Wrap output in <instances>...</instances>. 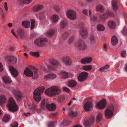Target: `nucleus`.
Here are the masks:
<instances>
[{"mask_svg": "<svg viewBox=\"0 0 127 127\" xmlns=\"http://www.w3.org/2000/svg\"><path fill=\"white\" fill-rule=\"evenodd\" d=\"M61 92V90L56 86L52 87L46 90L45 93L47 95L54 97L59 94Z\"/></svg>", "mask_w": 127, "mask_h": 127, "instance_id": "obj_1", "label": "nucleus"}, {"mask_svg": "<svg viewBox=\"0 0 127 127\" xmlns=\"http://www.w3.org/2000/svg\"><path fill=\"white\" fill-rule=\"evenodd\" d=\"M46 107L49 110L53 111L55 110L56 108V105L54 103H51L49 104L47 103L45 99H43L41 101L40 105V108L43 109Z\"/></svg>", "mask_w": 127, "mask_h": 127, "instance_id": "obj_2", "label": "nucleus"}, {"mask_svg": "<svg viewBox=\"0 0 127 127\" xmlns=\"http://www.w3.org/2000/svg\"><path fill=\"white\" fill-rule=\"evenodd\" d=\"M44 89L43 87L36 89L33 92V98L36 101H39L41 99V95L43 93Z\"/></svg>", "mask_w": 127, "mask_h": 127, "instance_id": "obj_3", "label": "nucleus"}, {"mask_svg": "<svg viewBox=\"0 0 127 127\" xmlns=\"http://www.w3.org/2000/svg\"><path fill=\"white\" fill-rule=\"evenodd\" d=\"M7 106L8 110L9 111L14 112L18 109L16 103L12 97H10L9 99Z\"/></svg>", "mask_w": 127, "mask_h": 127, "instance_id": "obj_4", "label": "nucleus"}, {"mask_svg": "<svg viewBox=\"0 0 127 127\" xmlns=\"http://www.w3.org/2000/svg\"><path fill=\"white\" fill-rule=\"evenodd\" d=\"M114 108L113 106H108L105 110L104 116L107 119H109L112 117L113 115Z\"/></svg>", "mask_w": 127, "mask_h": 127, "instance_id": "obj_5", "label": "nucleus"}, {"mask_svg": "<svg viewBox=\"0 0 127 127\" xmlns=\"http://www.w3.org/2000/svg\"><path fill=\"white\" fill-rule=\"evenodd\" d=\"M37 69L34 67H32V70L29 68H26L24 71V74L26 75L28 77H31L33 76V74L36 75L37 73Z\"/></svg>", "mask_w": 127, "mask_h": 127, "instance_id": "obj_6", "label": "nucleus"}, {"mask_svg": "<svg viewBox=\"0 0 127 127\" xmlns=\"http://www.w3.org/2000/svg\"><path fill=\"white\" fill-rule=\"evenodd\" d=\"M47 42V39L44 38H40L36 40L34 43L39 47H42L45 45Z\"/></svg>", "mask_w": 127, "mask_h": 127, "instance_id": "obj_7", "label": "nucleus"}, {"mask_svg": "<svg viewBox=\"0 0 127 127\" xmlns=\"http://www.w3.org/2000/svg\"><path fill=\"white\" fill-rule=\"evenodd\" d=\"M88 73L86 72L81 73L79 75L78 80L80 82H82L86 80L88 76Z\"/></svg>", "mask_w": 127, "mask_h": 127, "instance_id": "obj_8", "label": "nucleus"}, {"mask_svg": "<svg viewBox=\"0 0 127 127\" xmlns=\"http://www.w3.org/2000/svg\"><path fill=\"white\" fill-rule=\"evenodd\" d=\"M67 16L70 19H74L76 18V13L72 10H69L67 12Z\"/></svg>", "mask_w": 127, "mask_h": 127, "instance_id": "obj_9", "label": "nucleus"}, {"mask_svg": "<svg viewBox=\"0 0 127 127\" xmlns=\"http://www.w3.org/2000/svg\"><path fill=\"white\" fill-rule=\"evenodd\" d=\"M62 61L63 64L66 65H70L72 64L71 58L67 56L63 57Z\"/></svg>", "mask_w": 127, "mask_h": 127, "instance_id": "obj_10", "label": "nucleus"}, {"mask_svg": "<svg viewBox=\"0 0 127 127\" xmlns=\"http://www.w3.org/2000/svg\"><path fill=\"white\" fill-rule=\"evenodd\" d=\"M106 105V100L103 99L98 103L96 106V107L97 108L102 109L105 107Z\"/></svg>", "mask_w": 127, "mask_h": 127, "instance_id": "obj_11", "label": "nucleus"}, {"mask_svg": "<svg viewBox=\"0 0 127 127\" xmlns=\"http://www.w3.org/2000/svg\"><path fill=\"white\" fill-rule=\"evenodd\" d=\"M93 107V104L91 101H88L84 105V109L87 111H89Z\"/></svg>", "mask_w": 127, "mask_h": 127, "instance_id": "obj_12", "label": "nucleus"}, {"mask_svg": "<svg viewBox=\"0 0 127 127\" xmlns=\"http://www.w3.org/2000/svg\"><path fill=\"white\" fill-rule=\"evenodd\" d=\"M9 70L12 76L14 77H17L18 74V71L11 66L9 67Z\"/></svg>", "mask_w": 127, "mask_h": 127, "instance_id": "obj_13", "label": "nucleus"}, {"mask_svg": "<svg viewBox=\"0 0 127 127\" xmlns=\"http://www.w3.org/2000/svg\"><path fill=\"white\" fill-rule=\"evenodd\" d=\"M118 40L116 37L115 35H113L111 38V43L113 46H115L118 43Z\"/></svg>", "mask_w": 127, "mask_h": 127, "instance_id": "obj_14", "label": "nucleus"}, {"mask_svg": "<svg viewBox=\"0 0 127 127\" xmlns=\"http://www.w3.org/2000/svg\"><path fill=\"white\" fill-rule=\"evenodd\" d=\"M79 32L80 34L83 36H86L87 35V31L83 27L81 28L79 31Z\"/></svg>", "mask_w": 127, "mask_h": 127, "instance_id": "obj_15", "label": "nucleus"}, {"mask_svg": "<svg viewBox=\"0 0 127 127\" xmlns=\"http://www.w3.org/2000/svg\"><path fill=\"white\" fill-rule=\"evenodd\" d=\"M109 16H113L114 14L112 13H106L100 16V18L102 19H105L107 18Z\"/></svg>", "mask_w": 127, "mask_h": 127, "instance_id": "obj_16", "label": "nucleus"}, {"mask_svg": "<svg viewBox=\"0 0 127 127\" xmlns=\"http://www.w3.org/2000/svg\"><path fill=\"white\" fill-rule=\"evenodd\" d=\"M7 100L6 97L3 95H0V105L5 103Z\"/></svg>", "mask_w": 127, "mask_h": 127, "instance_id": "obj_17", "label": "nucleus"}, {"mask_svg": "<svg viewBox=\"0 0 127 127\" xmlns=\"http://www.w3.org/2000/svg\"><path fill=\"white\" fill-rule=\"evenodd\" d=\"M2 80L6 83L10 84L12 82L11 79L7 76H4L2 78Z\"/></svg>", "mask_w": 127, "mask_h": 127, "instance_id": "obj_18", "label": "nucleus"}, {"mask_svg": "<svg viewBox=\"0 0 127 127\" xmlns=\"http://www.w3.org/2000/svg\"><path fill=\"white\" fill-rule=\"evenodd\" d=\"M77 84L76 82L74 81L71 80L68 82L67 83V85L69 87H75Z\"/></svg>", "mask_w": 127, "mask_h": 127, "instance_id": "obj_19", "label": "nucleus"}, {"mask_svg": "<svg viewBox=\"0 0 127 127\" xmlns=\"http://www.w3.org/2000/svg\"><path fill=\"white\" fill-rule=\"evenodd\" d=\"M111 4L113 10H116L118 9V6L117 5V1L116 0H113L111 2Z\"/></svg>", "mask_w": 127, "mask_h": 127, "instance_id": "obj_20", "label": "nucleus"}, {"mask_svg": "<svg viewBox=\"0 0 127 127\" xmlns=\"http://www.w3.org/2000/svg\"><path fill=\"white\" fill-rule=\"evenodd\" d=\"M50 64L53 65H57L60 64L59 63L54 59H52L50 61Z\"/></svg>", "mask_w": 127, "mask_h": 127, "instance_id": "obj_21", "label": "nucleus"}, {"mask_svg": "<svg viewBox=\"0 0 127 127\" xmlns=\"http://www.w3.org/2000/svg\"><path fill=\"white\" fill-rule=\"evenodd\" d=\"M96 10L101 12H102L104 10V8L102 5L100 4H98L96 6Z\"/></svg>", "mask_w": 127, "mask_h": 127, "instance_id": "obj_22", "label": "nucleus"}, {"mask_svg": "<svg viewBox=\"0 0 127 127\" xmlns=\"http://www.w3.org/2000/svg\"><path fill=\"white\" fill-rule=\"evenodd\" d=\"M92 68L91 65H85L83 66L82 67V69L86 71L90 70Z\"/></svg>", "mask_w": 127, "mask_h": 127, "instance_id": "obj_23", "label": "nucleus"}, {"mask_svg": "<svg viewBox=\"0 0 127 127\" xmlns=\"http://www.w3.org/2000/svg\"><path fill=\"white\" fill-rule=\"evenodd\" d=\"M60 74L61 76L65 78H67L68 77V74L67 72H62L60 73Z\"/></svg>", "mask_w": 127, "mask_h": 127, "instance_id": "obj_24", "label": "nucleus"}, {"mask_svg": "<svg viewBox=\"0 0 127 127\" xmlns=\"http://www.w3.org/2000/svg\"><path fill=\"white\" fill-rule=\"evenodd\" d=\"M46 65L48 69L47 70L45 68H44V70L48 72L54 69V67L53 66L49 65L47 64H46Z\"/></svg>", "mask_w": 127, "mask_h": 127, "instance_id": "obj_25", "label": "nucleus"}, {"mask_svg": "<svg viewBox=\"0 0 127 127\" xmlns=\"http://www.w3.org/2000/svg\"><path fill=\"white\" fill-rule=\"evenodd\" d=\"M69 116L71 117H76L78 116V113L76 112L71 111L69 112Z\"/></svg>", "mask_w": 127, "mask_h": 127, "instance_id": "obj_26", "label": "nucleus"}, {"mask_svg": "<svg viewBox=\"0 0 127 127\" xmlns=\"http://www.w3.org/2000/svg\"><path fill=\"white\" fill-rule=\"evenodd\" d=\"M102 114L101 113H99L97 114L96 118V120L97 123H98L102 119Z\"/></svg>", "mask_w": 127, "mask_h": 127, "instance_id": "obj_27", "label": "nucleus"}, {"mask_svg": "<svg viewBox=\"0 0 127 127\" xmlns=\"http://www.w3.org/2000/svg\"><path fill=\"white\" fill-rule=\"evenodd\" d=\"M22 24L26 28H28L30 27V23L28 21H24L22 22Z\"/></svg>", "mask_w": 127, "mask_h": 127, "instance_id": "obj_28", "label": "nucleus"}, {"mask_svg": "<svg viewBox=\"0 0 127 127\" xmlns=\"http://www.w3.org/2000/svg\"><path fill=\"white\" fill-rule=\"evenodd\" d=\"M58 16L56 14L53 15L52 17V20L53 22L55 23L57 22L58 20Z\"/></svg>", "mask_w": 127, "mask_h": 127, "instance_id": "obj_29", "label": "nucleus"}, {"mask_svg": "<svg viewBox=\"0 0 127 127\" xmlns=\"http://www.w3.org/2000/svg\"><path fill=\"white\" fill-rule=\"evenodd\" d=\"M108 25L110 28L112 29L114 28L115 27V23L113 21H109L108 22Z\"/></svg>", "mask_w": 127, "mask_h": 127, "instance_id": "obj_30", "label": "nucleus"}, {"mask_svg": "<svg viewBox=\"0 0 127 127\" xmlns=\"http://www.w3.org/2000/svg\"><path fill=\"white\" fill-rule=\"evenodd\" d=\"M54 32L53 30H50L46 33L47 35L49 37L52 36L54 34Z\"/></svg>", "mask_w": 127, "mask_h": 127, "instance_id": "obj_31", "label": "nucleus"}, {"mask_svg": "<svg viewBox=\"0 0 127 127\" xmlns=\"http://www.w3.org/2000/svg\"><path fill=\"white\" fill-rule=\"evenodd\" d=\"M43 8L42 5H39L33 8V10L34 11H37Z\"/></svg>", "mask_w": 127, "mask_h": 127, "instance_id": "obj_32", "label": "nucleus"}, {"mask_svg": "<svg viewBox=\"0 0 127 127\" xmlns=\"http://www.w3.org/2000/svg\"><path fill=\"white\" fill-rule=\"evenodd\" d=\"M10 116L8 115H5L3 118V120L4 122H7L9 120Z\"/></svg>", "mask_w": 127, "mask_h": 127, "instance_id": "obj_33", "label": "nucleus"}, {"mask_svg": "<svg viewBox=\"0 0 127 127\" xmlns=\"http://www.w3.org/2000/svg\"><path fill=\"white\" fill-rule=\"evenodd\" d=\"M97 29L99 31H102L105 29V27L104 26L101 25H99L97 26Z\"/></svg>", "mask_w": 127, "mask_h": 127, "instance_id": "obj_34", "label": "nucleus"}, {"mask_svg": "<svg viewBox=\"0 0 127 127\" xmlns=\"http://www.w3.org/2000/svg\"><path fill=\"white\" fill-rule=\"evenodd\" d=\"M109 66L108 65H107L104 67L100 68L99 70L101 72H104L105 71L106 69L109 68Z\"/></svg>", "mask_w": 127, "mask_h": 127, "instance_id": "obj_35", "label": "nucleus"}, {"mask_svg": "<svg viewBox=\"0 0 127 127\" xmlns=\"http://www.w3.org/2000/svg\"><path fill=\"white\" fill-rule=\"evenodd\" d=\"M87 48V46L85 44L80 45L79 46V49L80 50H85Z\"/></svg>", "mask_w": 127, "mask_h": 127, "instance_id": "obj_36", "label": "nucleus"}, {"mask_svg": "<svg viewBox=\"0 0 127 127\" xmlns=\"http://www.w3.org/2000/svg\"><path fill=\"white\" fill-rule=\"evenodd\" d=\"M31 23V27L30 29H32L35 26V22L34 20L32 19L30 20Z\"/></svg>", "mask_w": 127, "mask_h": 127, "instance_id": "obj_37", "label": "nucleus"}, {"mask_svg": "<svg viewBox=\"0 0 127 127\" xmlns=\"http://www.w3.org/2000/svg\"><path fill=\"white\" fill-rule=\"evenodd\" d=\"M18 33L19 35L22 37L23 36L24 32L22 29H19L18 30Z\"/></svg>", "mask_w": 127, "mask_h": 127, "instance_id": "obj_38", "label": "nucleus"}, {"mask_svg": "<svg viewBox=\"0 0 127 127\" xmlns=\"http://www.w3.org/2000/svg\"><path fill=\"white\" fill-rule=\"evenodd\" d=\"M20 92L18 90H13L12 91V94L14 96L17 94H20Z\"/></svg>", "mask_w": 127, "mask_h": 127, "instance_id": "obj_39", "label": "nucleus"}, {"mask_svg": "<svg viewBox=\"0 0 127 127\" xmlns=\"http://www.w3.org/2000/svg\"><path fill=\"white\" fill-rule=\"evenodd\" d=\"M45 15L43 13H41L40 14L39 17V19L40 20H43L45 18Z\"/></svg>", "mask_w": 127, "mask_h": 127, "instance_id": "obj_40", "label": "nucleus"}, {"mask_svg": "<svg viewBox=\"0 0 127 127\" xmlns=\"http://www.w3.org/2000/svg\"><path fill=\"white\" fill-rule=\"evenodd\" d=\"M30 54L36 57H38L39 56V53L37 52H30Z\"/></svg>", "mask_w": 127, "mask_h": 127, "instance_id": "obj_41", "label": "nucleus"}, {"mask_svg": "<svg viewBox=\"0 0 127 127\" xmlns=\"http://www.w3.org/2000/svg\"><path fill=\"white\" fill-rule=\"evenodd\" d=\"M58 101L60 102H63L65 100V97L64 96H62L58 98Z\"/></svg>", "mask_w": 127, "mask_h": 127, "instance_id": "obj_42", "label": "nucleus"}, {"mask_svg": "<svg viewBox=\"0 0 127 127\" xmlns=\"http://www.w3.org/2000/svg\"><path fill=\"white\" fill-rule=\"evenodd\" d=\"M50 79H55L57 77L56 75L54 73L50 74Z\"/></svg>", "mask_w": 127, "mask_h": 127, "instance_id": "obj_43", "label": "nucleus"}, {"mask_svg": "<svg viewBox=\"0 0 127 127\" xmlns=\"http://www.w3.org/2000/svg\"><path fill=\"white\" fill-rule=\"evenodd\" d=\"M56 122H52L50 123L48 125V127H54Z\"/></svg>", "mask_w": 127, "mask_h": 127, "instance_id": "obj_44", "label": "nucleus"}, {"mask_svg": "<svg viewBox=\"0 0 127 127\" xmlns=\"http://www.w3.org/2000/svg\"><path fill=\"white\" fill-rule=\"evenodd\" d=\"M90 42L91 44H93L95 43V39L93 36L91 37L90 38Z\"/></svg>", "mask_w": 127, "mask_h": 127, "instance_id": "obj_45", "label": "nucleus"}, {"mask_svg": "<svg viewBox=\"0 0 127 127\" xmlns=\"http://www.w3.org/2000/svg\"><path fill=\"white\" fill-rule=\"evenodd\" d=\"M87 63H89L92 61V57L86 58Z\"/></svg>", "mask_w": 127, "mask_h": 127, "instance_id": "obj_46", "label": "nucleus"}, {"mask_svg": "<svg viewBox=\"0 0 127 127\" xmlns=\"http://www.w3.org/2000/svg\"><path fill=\"white\" fill-rule=\"evenodd\" d=\"M18 123L17 122H14L11 125V127H18Z\"/></svg>", "mask_w": 127, "mask_h": 127, "instance_id": "obj_47", "label": "nucleus"}, {"mask_svg": "<svg viewBox=\"0 0 127 127\" xmlns=\"http://www.w3.org/2000/svg\"><path fill=\"white\" fill-rule=\"evenodd\" d=\"M50 74L46 75L44 76V78L45 80H48L50 79Z\"/></svg>", "mask_w": 127, "mask_h": 127, "instance_id": "obj_48", "label": "nucleus"}, {"mask_svg": "<svg viewBox=\"0 0 127 127\" xmlns=\"http://www.w3.org/2000/svg\"><path fill=\"white\" fill-rule=\"evenodd\" d=\"M60 25L61 27L62 28H63L66 25L63 20L60 23Z\"/></svg>", "mask_w": 127, "mask_h": 127, "instance_id": "obj_49", "label": "nucleus"}, {"mask_svg": "<svg viewBox=\"0 0 127 127\" xmlns=\"http://www.w3.org/2000/svg\"><path fill=\"white\" fill-rule=\"evenodd\" d=\"M74 40V37L73 36H72L69 39L68 43L69 44H71L72 43L73 41Z\"/></svg>", "mask_w": 127, "mask_h": 127, "instance_id": "obj_50", "label": "nucleus"}, {"mask_svg": "<svg viewBox=\"0 0 127 127\" xmlns=\"http://www.w3.org/2000/svg\"><path fill=\"white\" fill-rule=\"evenodd\" d=\"M126 54V51H122L121 53V56L123 57H125Z\"/></svg>", "mask_w": 127, "mask_h": 127, "instance_id": "obj_51", "label": "nucleus"}, {"mask_svg": "<svg viewBox=\"0 0 127 127\" xmlns=\"http://www.w3.org/2000/svg\"><path fill=\"white\" fill-rule=\"evenodd\" d=\"M15 97L17 99H20L21 98V93H20V94H17L15 96Z\"/></svg>", "mask_w": 127, "mask_h": 127, "instance_id": "obj_52", "label": "nucleus"}, {"mask_svg": "<svg viewBox=\"0 0 127 127\" xmlns=\"http://www.w3.org/2000/svg\"><path fill=\"white\" fill-rule=\"evenodd\" d=\"M25 4H28L31 3L33 0H24Z\"/></svg>", "mask_w": 127, "mask_h": 127, "instance_id": "obj_53", "label": "nucleus"}, {"mask_svg": "<svg viewBox=\"0 0 127 127\" xmlns=\"http://www.w3.org/2000/svg\"><path fill=\"white\" fill-rule=\"evenodd\" d=\"M64 90L65 91L67 92H70V90L68 88L66 87H64L63 88Z\"/></svg>", "mask_w": 127, "mask_h": 127, "instance_id": "obj_54", "label": "nucleus"}, {"mask_svg": "<svg viewBox=\"0 0 127 127\" xmlns=\"http://www.w3.org/2000/svg\"><path fill=\"white\" fill-rule=\"evenodd\" d=\"M81 63L83 64H85L87 63L86 58L82 59L81 61Z\"/></svg>", "mask_w": 127, "mask_h": 127, "instance_id": "obj_55", "label": "nucleus"}, {"mask_svg": "<svg viewBox=\"0 0 127 127\" xmlns=\"http://www.w3.org/2000/svg\"><path fill=\"white\" fill-rule=\"evenodd\" d=\"M13 61L12 63H16L17 62V59L15 57H12Z\"/></svg>", "mask_w": 127, "mask_h": 127, "instance_id": "obj_56", "label": "nucleus"}, {"mask_svg": "<svg viewBox=\"0 0 127 127\" xmlns=\"http://www.w3.org/2000/svg\"><path fill=\"white\" fill-rule=\"evenodd\" d=\"M24 0H17V2L19 3H24L25 4V2H24Z\"/></svg>", "mask_w": 127, "mask_h": 127, "instance_id": "obj_57", "label": "nucleus"}, {"mask_svg": "<svg viewBox=\"0 0 127 127\" xmlns=\"http://www.w3.org/2000/svg\"><path fill=\"white\" fill-rule=\"evenodd\" d=\"M89 122L88 121H86L85 123V125L86 127H88L89 126Z\"/></svg>", "mask_w": 127, "mask_h": 127, "instance_id": "obj_58", "label": "nucleus"}, {"mask_svg": "<svg viewBox=\"0 0 127 127\" xmlns=\"http://www.w3.org/2000/svg\"><path fill=\"white\" fill-rule=\"evenodd\" d=\"M4 7L5 9L7 11L8 10L7 5L6 2H5L4 3Z\"/></svg>", "mask_w": 127, "mask_h": 127, "instance_id": "obj_59", "label": "nucleus"}, {"mask_svg": "<svg viewBox=\"0 0 127 127\" xmlns=\"http://www.w3.org/2000/svg\"><path fill=\"white\" fill-rule=\"evenodd\" d=\"M11 33L13 35L16 37L17 38H18L17 36L16 35L15 33L14 30H11Z\"/></svg>", "mask_w": 127, "mask_h": 127, "instance_id": "obj_60", "label": "nucleus"}, {"mask_svg": "<svg viewBox=\"0 0 127 127\" xmlns=\"http://www.w3.org/2000/svg\"><path fill=\"white\" fill-rule=\"evenodd\" d=\"M3 69V66L1 63H0V72L2 71Z\"/></svg>", "mask_w": 127, "mask_h": 127, "instance_id": "obj_61", "label": "nucleus"}, {"mask_svg": "<svg viewBox=\"0 0 127 127\" xmlns=\"http://www.w3.org/2000/svg\"><path fill=\"white\" fill-rule=\"evenodd\" d=\"M54 9L57 12H58L59 10V7L58 6H56L54 7Z\"/></svg>", "mask_w": 127, "mask_h": 127, "instance_id": "obj_62", "label": "nucleus"}, {"mask_svg": "<svg viewBox=\"0 0 127 127\" xmlns=\"http://www.w3.org/2000/svg\"><path fill=\"white\" fill-rule=\"evenodd\" d=\"M124 69L125 71H127V63L125 64Z\"/></svg>", "mask_w": 127, "mask_h": 127, "instance_id": "obj_63", "label": "nucleus"}, {"mask_svg": "<svg viewBox=\"0 0 127 127\" xmlns=\"http://www.w3.org/2000/svg\"><path fill=\"white\" fill-rule=\"evenodd\" d=\"M87 10L85 9H84L83 10V12L84 14H85L86 15H87Z\"/></svg>", "mask_w": 127, "mask_h": 127, "instance_id": "obj_64", "label": "nucleus"}]
</instances>
